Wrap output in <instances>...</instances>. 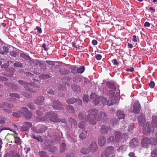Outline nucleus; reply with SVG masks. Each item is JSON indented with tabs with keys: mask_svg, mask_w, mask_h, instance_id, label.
Listing matches in <instances>:
<instances>
[{
	"mask_svg": "<svg viewBox=\"0 0 157 157\" xmlns=\"http://www.w3.org/2000/svg\"><path fill=\"white\" fill-rule=\"evenodd\" d=\"M48 119H49L50 121L53 122H58L60 121L58 114L53 112L46 113L44 116L40 118V121H45Z\"/></svg>",
	"mask_w": 157,
	"mask_h": 157,
	"instance_id": "nucleus-4",
	"label": "nucleus"
},
{
	"mask_svg": "<svg viewBox=\"0 0 157 157\" xmlns=\"http://www.w3.org/2000/svg\"><path fill=\"white\" fill-rule=\"evenodd\" d=\"M71 73L73 74H76L77 72V67L75 66H71Z\"/></svg>",
	"mask_w": 157,
	"mask_h": 157,
	"instance_id": "nucleus-44",
	"label": "nucleus"
},
{
	"mask_svg": "<svg viewBox=\"0 0 157 157\" xmlns=\"http://www.w3.org/2000/svg\"><path fill=\"white\" fill-rule=\"evenodd\" d=\"M22 109L23 111V113L24 117L27 120L31 119L32 117V113L29 111L28 108L25 107H22Z\"/></svg>",
	"mask_w": 157,
	"mask_h": 157,
	"instance_id": "nucleus-6",
	"label": "nucleus"
},
{
	"mask_svg": "<svg viewBox=\"0 0 157 157\" xmlns=\"http://www.w3.org/2000/svg\"><path fill=\"white\" fill-rule=\"evenodd\" d=\"M69 121L71 124V128H75L77 125V122L76 121L71 117H70L69 118Z\"/></svg>",
	"mask_w": 157,
	"mask_h": 157,
	"instance_id": "nucleus-26",
	"label": "nucleus"
},
{
	"mask_svg": "<svg viewBox=\"0 0 157 157\" xmlns=\"http://www.w3.org/2000/svg\"><path fill=\"white\" fill-rule=\"evenodd\" d=\"M151 153L152 155H157V148L153 150Z\"/></svg>",
	"mask_w": 157,
	"mask_h": 157,
	"instance_id": "nucleus-64",
	"label": "nucleus"
},
{
	"mask_svg": "<svg viewBox=\"0 0 157 157\" xmlns=\"http://www.w3.org/2000/svg\"><path fill=\"white\" fill-rule=\"evenodd\" d=\"M10 87H11L12 89L14 90H17L18 89V87L17 86L14 84H12L11 86H10Z\"/></svg>",
	"mask_w": 157,
	"mask_h": 157,
	"instance_id": "nucleus-58",
	"label": "nucleus"
},
{
	"mask_svg": "<svg viewBox=\"0 0 157 157\" xmlns=\"http://www.w3.org/2000/svg\"><path fill=\"white\" fill-rule=\"evenodd\" d=\"M121 133L120 132L116 131L115 132V137L116 142H119L121 141Z\"/></svg>",
	"mask_w": 157,
	"mask_h": 157,
	"instance_id": "nucleus-28",
	"label": "nucleus"
},
{
	"mask_svg": "<svg viewBox=\"0 0 157 157\" xmlns=\"http://www.w3.org/2000/svg\"><path fill=\"white\" fill-rule=\"evenodd\" d=\"M116 113L117 116L119 119H123L125 117V115L124 112L121 109H119L117 110Z\"/></svg>",
	"mask_w": 157,
	"mask_h": 157,
	"instance_id": "nucleus-16",
	"label": "nucleus"
},
{
	"mask_svg": "<svg viewBox=\"0 0 157 157\" xmlns=\"http://www.w3.org/2000/svg\"><path fill=\"white\" fill-rule=\"evenodd\" d=\"M39 154L40 157H48V154L44 151H40L39 152Z\"/></svg>",
	"mask_w": 157,
	"mask_h": 157,
	"instance_id": "nucleus-41",
	"label": "nucleus"
},
{
	"mask_svg": "<svg viewBox=\"0 0 157 157\" xmlns=\"http://www.w3.org/2000/svg\"><path fill=\"white\" fill-rule=\"evenodd\" d=\"M76 101H78L79 104L81 105L82 104V101L80 99H77L74 98H69L67 100V103L68 104H73Z\"/></svg>",
	"mask_w": 157,
	"mask_h": 157,
	"instance_id": "nucleus-18",
	"label": "nucleus"
},
{
	"mask_svg": "<svg viewBox=\"0 0 157 157\" xmlns=\"http://www.w3.org/2000/svg\"><path fill=\"white\" fill-rule=\"evenodd\" d=\"M31 137L33 139H35L36 140H37V142H40L41 143H42L43 141V139L42 137L40 136H39V137H36L35 136V135H32L31 136Z\"/></svg>",
	"mask_w": 157,
	"mask_h": 157,
	"instance_id": "nucleus-36",
	"label": "nucleus"
},
{
	"mask_svg": "<svg viewBox=\"0 0 157 157\" xmlns=\"http://www.w3.org/2000/svg\"><path fill=\"white\" fill-rule=\"evenodd\" d=\"M114 141V138L113 136H111L108 138L107 142L109 143H112Z\"/></svg>",
	"mask_w": 157,
	"mask_h": 157,
	"instance_id": "nucleus-50",
	"label": "nucleus"
},
{
	"mask_svg": "<svg viewBox=\"0 0 157 157\" xmlns=\"http://www.w3.org/2000/svg\"><path fill=\"white\" fill-rule=\"evenodd\" d=\"M83 101L85 102L86 103H88L89 101L88 95L87 94L84 95L83 97Z\"/></svg>",
	"mask_w": 157,
	"mask_h": 157,
	"instance_id": "nucleus-47",
	"label": "nucleus"
},
{
	"mask_svg": "<svg viewBox=\"0 0 157 157\" xmlns=\"http://www.w3.org/2000/svg\"><path fill=\"white\" fill-rule=\"evenodd\" d=\"M27 106L31 109H35V107L32 103H29L28 104Z\"/></svg>",
	"mask_w": 157,
	"mask_h": 157,
	"instance_id": "nucleus-51",
	"label": "nucleus"
},
{
	"mask_svg": "<svg viewBox=\"0 0 157 157\" xmlns=\"http://www.w3.org/2000/svg\"><path fill=\"white\" fill-rule=\"evenodd\" d=\"M18 82L19 83V84L23 85L24 87L25 88L26 90H27L29 92L33 93H35V92L34 90H32L31 88L28 87L29 86H30L29 84L21 80H18Z\"/></svg>",
	"mask_w": 157,
	"mask_h": 157,
	"instance_id": "nucleus-11",
	"label": "nucleus"
},
{
	"mask_svg": "<svg viewBox=\"0 0 157 157\" xmlns=\"http://www.w3.org/2000/svg\"><path fill=\"white\" fill-rule=\"evenodd\" d=\"M47 129V127L44 125H40L38 126V128L33 127V130L37 133H41L45 132Z\"/></svg>",
	"mask_w": 157,
	"mask_h": 157,
	"instance_id": "nucleus-8",
	"label": "nucleus"
},
{
	"mask_svg": "<svg viewBox=\"0 0 157 157\" xmlns=\"http://www.w3.org/2000/svg\"><path fill=\"white\" fill-rule=\"evenodd\" d=\"M81 152L84 154H86L89 152V149L87 148H83Z\"/></svg>",
	"mask_w": 157,
	"mask_h": 157,
	"instance_id": "nucleus-46",
	"label": "nucleus"
},
{
	"mask_svg": "<svg viewBox=\"0 0 157 157\" xmlns=\"http://www.w3.org/2000/svg\"><path fill=\"white\" fill-rule=\"evenodd\" d=\"M155 86V82L153 81H151L150 82L149 84V86L151 89H153Z\"/></svg>",
	"mask_w": 157,
	"mask_h": 157,
	"instance_id": "nucleus-55",
	"label": "nucleus"
},
{
	"mask_svg": "<svg viewBox=\"0 0 157 157\" xmlns=\"http://www.w3.org/2000/svg\"><path fill=\"white\" fill-rule=\"evenodd\" d=\"M4 111H5L8 113H11L12 112V110L10 108H8V109L4 108Z\"/></svg>",
	"mask_w": 157,
	"mask_h": 157,
	"instance_id": "nucleus-62",
	"label": "nucleus"
},
{
	"mask_svg": "<svg viewBox=\"0 0 157 157\" xmlns=\"http://www.w3.org/2000/svg\"><path fill=\"white\" fill-rule=\"evenodd\" d=\"M59 72L60 74L65 75L69 74L70 73V71L69 70L64 68L60 69Z\"/></svg>",
	"mask_w": 157,
	"mask_h": 157,
	"instance_id": "nucleus-30",
	"label": "nucleus"
},
{
	"mask_svg": "<svg viewBox=\"0 0 157 157\" xmlns=\"http://www.w3.org/2000/svg\"><path fill=\"white\" fill-rule=\"evenodd\" d=\"M14 67H21L23 66L22 63L19 62H17L14 63Z\"/></svg>",
	"mask_w": 157,
	"mask_h": 157,
	"instance_id": "nucleus-48",
	"label": "nucleus"
},
{
	"mask_svg": "<svg viewBox=\"0 0 157 157\" xmlns=\"http://www.w3.org/2000/svg\"><path fill=\"white\" fill-rule=\"evenodd\" d=\"M87 117V116L86 115H84V114L83 113H79V114L78 115V118L79 120H85V121L86 122H89V121H86L85 120L86 118Z\"/></svg>",
	"mask_w": 157,
	"mask_h": 157,
	"instance_id": "nucleus-31",
	"label": "nucleus"
},
{
	"mask_svg": "<svg viewBox=\"0 0 157 157\" xmlns=\"http://www.w3.org/2000/svg\"><path fill=\"white\" fill-rule=\"evenodd\" d=\"M47 92L48 94H49L50 95L54 94V91L52 89H50L48 90L47 91Z\"/></svg>",
	"mask_w": 157,
	"mask_h": 157,
	"instance_id": "nucleus-57",
	"label": "nucleus"
},
{
	"mask_svg": "<svg viewBox=\"0 0 157 157\" xmlns=\"http://www.w3.org/2000/svg\"><path fill=\"white\" fill-rule=\"evenodd\" d=\"M8 79L6 78L0 76V81H4L8 80Z\"/></svg>",
	"mask_w": 157,
	"mask_h": 157,
	"instance_id": "nucleus-61",
	"label": "nucleus"
},
{
	"mask_svg": "<svg viewBox=\"0 0 157 157\" xmlns=\"http://www.w3.org/2000/svg\"><path fill=\"white\" fill-rule=\"evenodd\" d=\"M33 82H31V84H29L30 86H29L28 87H29L31 89V88L30 87H31V86H33V87H34L39 88L40 87L39 84L40 82V81L34 79H33Z\"/></svg>",
	"mask_w": 157,
	"mask_h": 157,
	"instance_id": "nucleus-20",
	"label": "nucleus"
},
{
	"mask_svg": "<svg viewBox=\"0 0 157 157\" xmlns=\"http://www.w3.org/2000/svg\"><path fill=\"white\" fill-rule=\"evenodd\" d=\"M126 71H130L132 72L134 71V68L132 67H131L130 68H127L126 69Z\"/></svg>",
	"mask_w": 157,
	"mask_h": 157,
	"instance_id": "nucleus-63",
	"label": "nucleus"
},
{
	"mask_svg": "<svg viewBox=\"0 0 157 157\" xmlns=\"http://www.w3.org/2000/svg\"><path fill=\"white\" fill-rule=\"evenodd\" d=\"M140 144L142 147L147 148L150 144L149 139L147 138H143L141 140Z\"/></svg>",
	"mask_w": 157,
	"mask_h": 157,
	"instance_id": "nucleus-12",
	"label": "nucleus"
},
{
	"mask_svg": "<svg viewBox=\"0 0 157 157\" xmlns=\"http://www.w3.org/2000/svg\"><path fill=\"white\" fill-rule=\"evenodd\" d=\"M72 89L75 92H79L81 90L80 87L75 85H73L72 86Z\"/></svg>",
	"mask_w": 157,
	"mask_h": 157,
	"instance_id": "nucleus-42",
	"label": "nucleus"
},
{
	"mask_svg": "<svg viewBox=\"0 0 157 157\" xmlns=\"http://www.w3.org/2000/svg\"><path fill=\"white\" fill-rule=\"evenodd\" d=\"M9 51L8 45L5 44L3 45L2 48L0 49V54L3 55L5 53L8 52Z\"/></svg>",
	"mask_w": 157,
	"mask_h": 157,
	"instance_id": "nucleus-24",
	"label": "nucleus"
},
{
	"mask_svg": "<svg viewBox=\"0 0 157 157\" xmlns=\"http://www.w3.org/2000/svg\"><path fill=\"white\" fill-rule=\"evenodd\" d=\"M67 79V77H63L61 80V84H59L58 86V89L59 90H63L65 89V87L66 85L68 86L69 84L67 83L66 80Z\"/></svg>",
	"mask_w": 157,
	"mask_h": 157,
	"instance_id": "nucleus-7",
	"label": "nucleus"
},
{
	"mask_svg": "<svg viewBox=\"0 0 157 157\" xmlns=\"http://www.w3.org/2000/svg\"><path fill=\"white\" fill-rule=\"evenodd\" d=\"M52 106L54 108L56 109H61L62 105L59 101L58 100L54 101L52 103Z\"/></svg>",
	"mask_w": 157,
	"mask_h": 157,
	"instance_id": "nucleus-15",
	"label": "nucleus"
},
{
	"mask_svg": "<svg viewBox=\"0 0 157 157\" xmlns=\"http://www.w3.org/2000/svg\"><path fill=\"white\" fill-rule=\"evenodd\" d=\"M139 144V140L136 138H133L130 140L129 146L131 148H134L138 146Z\"/></svg>",
	"mask_w": 157,
	"mask_h": 157,
	"instance_id": "nucleus-13",
	"label": "nucleus"
},
{
	"mask_svg": "<svg viewBox=\"0 0 157 157\" xmlns=\"http://www.w3.org/2000/svg\"><path fill=\"white\" fill-rule=\"evenodd\" d=\"M44 96H39L34 100V102L37 105H42L44 101Z\"/></svg>",
	"mask_w": 157,
	"mask_h": 157,
	"instance_id": "nucleus-17",
	"label": "nucleus"
},
{
	"mask_svg": "<svg viewBox=\"0 0 157 157\" xmlns=\"http://www.w3.org/2000/svg\"><path fill=\"white\" fill-rule=\"evenodd\" d=\"M10 55L11 57H16L17 55V53L14 51H12L10 52Z\"/></svg>",
	"mask_w": 157,
	"mask_h": 157,
	"instance_id": "nucleus-52",
	"label": "nucleus"
},
{
	"mask_svg": "<svg viewBox=\"0 0 157 157\" xmlns=\"http://www.w3.org/2000/svg\"><path fill=\"white\" fill-rule=\"evenodd\" d=\"M81 76L76 75L73 78V81L75 82L78 83L82 81Z\"/></svg>",
	"mask_w": 157,
	"mask_h": 157,
	"instance_id": "nucleus-32",
	"label": "nucleus"
},
{
	"mask_svg": "<svg viewBox=\"0 0 157 157\" xmlns=\"http://www.w3.org/2000/svg\"><path fill=\"white\" fill-rule=\"evenodd\" d=\"M138 124L143 127V134L147 135L153 133L154 129L157 126V117L154 116L152 117L151 124L146 122L145 117L143 114L138 117Z\"/></svg>",
	"mask_w": 157,
	"mask_h": 157,
	"instance_id": "nucleus-1",
	"label": "nucleus"
},
{
	"mask_svg": "<svg viewBox=\"0 0 157 157\" xmlns=\"http://www.w3.org/2000/svg\"><path fill=\"white\" fill-rule=\"evenodd\" d=\"M98 142L99 146H102L105 144V138L103 136H100L98 138Z\"/></svg>",
	"mask_w": 157,
	"mask_h": 157,
	"instance_id": "nucleus-22",
	"label": "nucleus"
},
{
	"mask_svg": "<svg viewBox=\"0 0 157 157\" xmlns=\"http://www.w3.org/2000/svg\"><path fill=\"white\" fill-rule=\"evenodd\" d=\"M23 126L21 128L22 131H25L28 130L32 126V124L31 122H24Z\"/></svg>",
	"mask_w": 157,
	"mask_h": 157,
	"instance_id": "nucleus-14",
	"label": "nucleus"
},
{
	"mask_svg": "<svg viewBox=\"0 0 157 157\" xmlns=\"http://www.w3.org/2000/svg\"><path fill=\"white\" fill-rule=\"evenodd\" d=\"M90 82V81L87 79V78H84V84H88Z\"/></svg>",
	"mask_w": 157,
	"mask_h": 157,
	"instance_id": "nucleus-59",
	"label": "nucleus"
},
{
	"mask_svg": "<svg viewBox=\"0 0 157 157\" xmlns=\"http://www.w3.org/2000/svg\"><path fill=\"white\" fill-rule=\"evenodd\" d=\"M106 85L110 89L116 90L115 85L113 82L111 81L108 82L106 83Z\"/></svg>",
	"mask_w": 157,
	"mask_h": 157,
	"instance_id": "nucleus-29",
	"label": "nucleus"
},
{
	"mask_svg": "<svg viewBox=\"0 0 157 157\" xmlns=\"http://www.w3.org/2000/svg\"><path fill=\"white\" fill-rule=\"evenodd\" d=\"M87 117L86 120L89 121L90 124H95L96 121L105 122L107 120V116L105 113L101 112L99 114L98 111L96 109H89Z\"/></svg>",
	"mask_w": 157,
	"mask_h": 157,
	"instance_id": "nucleus-2",
	"label": "nucleus"
},
{
	"mask_svg": "<svg viewBox=\"0 0 157 157\" xmlns=\"http://www.w3.org/2000/svg\"><path fill=\"white\" fill-rule=\"evenodd\" d=\"M10 97V100L12 101H15L16 98H19V96L17 93H10L9 95Z\"/></svg>",
	"mask_w": 157,
	"mask_h": 157,
	"instance_id": "nucleus-25",
	"label": "nucleus"
},
{
	"mask_svg": "<svg viewBox=\"0 0 157 157\" xmlns=\"http://www.w3.org/2000/svg\"><path fill=\"white\" fill-rule=\"evenodd\" d=\"M3 107L8 108H12L13 106V105L10 103H7L6 102H4L2 104Z\"/></svg>",
	"mask_w": 157,
	"mask_h": 157,
	"instance_id": "nucleus-39",
	"label": "nucleus"
},
{
	"mask_svg": "<svg viewBox=\"0 0 157 157\" xmlns=\"http://www.w3.org/2000/svg\"><path fill=\"white\" fill-rule=\"evenodd\" d=\"M128 138V136L125 133H124L121 135L120 142H124V140H126Z\"/></svg>",
	"mask_w": 157,
	"mask_h": 157,
	"instance_id": "nucleus-40",
	"label": "nucleus"
},
{
	"mask_svg": "<svg viewBox=\"0 0 157 157\" xmlns=\"http://www.w3.org/2000/svg\"><path fill=\"white\" fill-rule=\"evenodd\" d=\"M44 108H42L41 107H40V110H37L36 111V114L37 115V116H38V117H37V119L40 121V118L41 117H40V116L42 115L43 114V113L42 112V111H44Z\"/></svg>",
	"mask_w": 157,
	"mask_h": 157,
	"instance_id": "nucleus-33",
	"label": "nucleus"
},
{
	"mask_svg": "<svg viewBox=\"0 0 157 157\" xmlns=\"http://www.w3.org/2000/svg\"><path fill=\"white\" fill-rule=\"evenodd\" d=\"M94 57H95L96 59L98 60L101 59V56L99 54L96 55Z\"/></svg>",
	"mask_w": 157,
	"mask_h": 157,
	"instance_id": "nucleus-56",
	"label": "nucleus"
},
{
	"mask_svg": "<svg viewBox=\"0 0 157 157\" xmlns=\"http://www.w3.org/2000/svg\"><path fill=\"white\" fill-rule=\"evenodd\" d=\"M85 69V68L84 66H80V67L77 68L76 73H82L84 71Z\"/></svg>",
	"mask_w": 157,
	"mask_h": 157,
	"instance_id": "nucleus-38",
	"label": "nucleus"
},
{
	"mask_svg": "<svg viewBox=\"0 0 157 157\" xmlns=\"http://www.w3.org/2000/svg\"><path fill=\"white\" fill-rule=\"evenodd\" d=\"M126 146H125L124 145H123L119 147V150H120L121 151H124L126 149Z\"/></svg>",
	"mask_w": 157,
	"mask_h": 157,
	"instance_id": "nucleus-53",
	"label": "nucleus"
},
{
	"mask_svg": "<svg viewBox=\"0 0 157 157\" xmlns=\"http://www.w3.org/2000/svg\"><path fill=\"white\" fill-rule=\"evenodd\" d=\"M66 149V145L64 143H62L61 144V146H60V151L61 153L65 151V150Z\"/></svg>",
	"mask_w": 157,
	"mask_h": 157,
	"instance_id": "nucleus-43",
	"label": "nucleus"
},
{
	"mask_svg": "<svg viewBox=\"0 0 157 157\" xmlns=\"http://www.w3.org/2000/svg\"><path fill=\"white\" fill-rule=\"evenodd\" d=\"M105 151L101 153V157H108L109 154H108L109 152H110L111 153H113V147L112 146H109L105 149ZM114 156H113L111 157H113Z\"/></svg>",
	"mask_w": 157,
	"mask_h": 157,
	"instance_id": "nucleus-10",
	"label": "nucleus"
},
{
	"mask_svg": "<svg viewBox=\"0 0 157 157\" xmlns=\"http://www.w3.org/2000/svg\"><path fill=\"white\" fill-rule=\"evenodd\" d=\"M90 98H91L92 102L95 105H98L100 102H101L102 103H105V102L107 101V105L110 106L115 103L117 100L109 99L110 100L109 101H106L105 98L104 97L101 96H98L95 93H92L91 95H90Z\"/></svg>",
	"mask_w": 157,
	"mask_h": 157,
	"instance_id": "nucleus-3",
	"label": "nucleus"
},
{
	"mask_svg": "<svg viewBox=\"0 0 157 157\" xmlns=\"http://www.w3.org/2000/svg\"><path fill=\"white\" fill-rule=\"evenodd\" d=\"M22 111H23L22 110L21 107L20 108L19 111L12 113V115L13 116L15 117H21V114H22Z\"/></svg>",
	"mask_w": 157,
	"mask_h": 157,
	"instance_id": "nucleus-27",
	"label": "nucleus"
},
{
	"mask_svg": "<svg viewBox=\"0 0 157 157\" xmlns=\"http://www.w3.org/2000/svg\"><path fill=\"white\" fill-rule=\"evenodd\" d=\"M109 130V127L106 125H102L100 132L102 134H105L107 133Z\"/></svg>",
	"mask_w": 157,
	"mask_h": 157,
	"instance_id": "nucleus-23",
	"label": "nucleus"
},
{
	"mask_svg": "<svg viewBox=\"0 0 157 157\" xmlns=\"http://www.w3.org/2000/svg\"><path fill=\"white\" fill-rule=\"evenodd\" d=\"M150 143L151 145L155 146L157 144V139L155 138H151L149 139Z\"/></svg>",
	"mask_w": 157,
	"mask_h": 157,
	"instance_id": "nucleus-37",
	"label": "nucleus"
},
{
	"mask_svg": "<svg viewBox=\"0 0 157 157\" xmlns=\"http://www.w3.org/2000/svg\"><path fill=\"white\" fill-rule=\"evenodd\" d=\"M90 150L91 152L93 153L97 150V145L95 142H92L91 143L90 146Z\"/></svg>",
	"mask_w": 157,
	"mask_h": 157,
	"instance_id": "nucleus-19",
	"label": "nucleus"
},
{
	"mask_svg": "<svg viewBox=\"0 0 157 157\" xmlns=\"http://www.w3.org/2000/svg\"><path fill=\"white\" fill-rule=\"evenodd\" d=\"M6 139L8 143L19 145L21 144V140L20 138L13 134L8 133L6 135Z\"/></svg>",
	"mask_w": 157,
	"mask_h": 157,
	"instance_id": "nucleus-5",
	"label": "nucleus"
},
{
	"mask_svg": "<svg viewBox=\"0 0 157 157\" xmlns=\"http://www.w3.org/2000/svg\"><path fill=\"white\" fill-rule=\"evenodd\" d=\"M140 105L138 101H136L133 105V109L132 110L133 113L136 114L140 113Z\"/></svg>",
	"mask_w": 157,
	"mask_h": 157,
	"instance_id": "nucleus-9",
	"label": "nucleus"
},
{
	"mask_svg": "<svg viewBox=\"0 0 157 157\" xmlns=\"http://www.w3.org/2000/svg\"><path fill=\"white\" fill-rule=\"evenodd\" d=\"M66 109L68 113H75V109L71 105H68L66 107Z\"/></svg>",
	"mask_w": 157,
	"mask_h": 157,
	"instance_id": "nucleus-35",
	"label": "nucleus"
},
{
	"mask_svg": "<svg viewBox=\"0 0 157 157\" xmlns=\"http://www.w3.org/2000/svg\"><path fill=\"white\" fill-rule=\"evenodd\" d=\"M112 62L113 64L116 65L117 66L119 64L118 63L117 59H114L112 60Z\"/></svg>",
	"mask_w": 157,
	"mask_h": 157,
	"instance_id": "nucleus-60",
	"label": "nucleus"
},
{
	"mask_svg": "<svg viewBox=\"0 0 157 157\" xmlns=\"http://www.w3.org/2000/svg\"><path fill=\"white\" fill-rule=\"evenodd\" d=\"M46 63L48 64V65H51L52 66H53L55 65V62L54 61H51L46 60Z\"/></svg>",
	"mask_w": 157,
	"mask_h": 157,
	"instance_id": "nucleus-54",
	"label": "nucleus"
},
{
	"mask_svg": "<svg viewBox=\"0 0 157 157\" xmlns=\"http://www.w3.org/2000/svg\"><path fill=\"white\" fill-rule=\"evenodd\" d=\"M86 131L85 130H83L79 135V137L80 139L83 140L86 138Z\"/></svg>",
	"mask_w": 157,
	"mask_h": 157,
	"instance_id": "nucleus-34",
	"label": "nucleus"
},
{
	"mask_svg": "<svg viewBox=\"0 0 157 157\" xmlns=\"http://www.w3.org/2000/svg\"><path fill=\"white\" fill-rule=\"evenodd\" d=\"M85 123L84 121H82V122H80L78 124V127L82 129L85 127Z\"/></svg>",
	"mask_w": 157,
	"mask_h": 157,
	"instance_id": "nucleus-49",
	"label": "nucleus"
},
{
	"mask_svg": "<svg viewBox=\"0 0 157 157\" xmlns=\"http://www.w3.org/2000/svg\"><path fill=\"white\" fill-rule=\"evenodd\" d=\"M108 95H109V99L111 100L114 99V100H117V97L115 95V92L113 90H109Z\"/></svg>",
	"mask_w": 157,
	"mask_h": 157,
	"instance_id": "nucleus-21",
	"label": "nucleus"
},
{
	"mask_svg": "<svg viewBox=\"0 0 157 157\" xmlns=\"http://www.w3.org/2000/svg\"><path fill=\"white\" fill-rule=\"evenodd\" d=\"M51 76L48 74H43L41 75L40 76V78L43 79H46L48 78H50Z\"/></svg>",
	"mask_w": 157,
	"mask_h": 157,
	"instance_id": "nucleus-45",
	"label": "nucleus"
}]
</instances>
